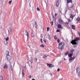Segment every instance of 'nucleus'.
Wrapping results in <instances>:
<instances>
[{
	"label": "nucleus",
	"instance_id": "1",
	"mask_svg": "<svg viewBox=\"0 0 80 80\" xmlns=\"http://www.w3.org/2000/svg\"><path fill=\"white\" fill-rule=\"evenodd\" d=\"M78 40H80V38L79 37H77L74 38V40H72L71 42V43L72 45H77L78 43V42L77 43L76 42L78 41Z\"/></svg>",
	"mask_w": 80,
	"mask_h": 80
},
{
	"label": "nucleus",
	"instance_id": "2",
	"mask_svg": "<svg viewBox=\"0 0 80 80\" xmlns=\"http://www.w3.org/2000/svg\"><path fill=\"white\" fill-rule=\"evenodd\" d=\"M65 45V43L63 42H60L59 44V47L58 48L60 49V50H62L64 48V46Z\"/></svg>",
	"mask_w": 80,
	"mask_h": 80
},
{
	"label": "nucleus",
	"instance_id": "3",
	"mask_svg": "<svg viewBox=\"0 0 80 80\" xmlns=\"http://www.w3.org/2000/svg\"><path fill=\"white\" fill-rule=\"evenodd\" d=\"M6 58L7 59L8 61V62L10 61L11 60H12V57L9 55H7Z\"/></svg>",
	"mask_w": 80,
	"mask_h": 80
},
{
	"label": "nucleus",
	"instance_id": "4",
	"mask_svg": "<svg viewBox=\"0 0 80 80\" xmlns=\"http://www.w3.org/2000/svg\"><path fill=\"white\" fill-rule=\"evenodd\" d=\"M60 0H57L56 1V7L59 6V3H60Z\"/></svg>",
	"mask_w": 80,
	"mask_h": 80
},
{
	"label": "nucleus",
	"instance_id": "5",
	"mask_svg": "<svg viewBox=\"0 0 80 80\" xmlns=\"http://www.w3.org/2000/svg\"><path fill=\"white\" fill-rule=\"evenodd\" d=\"M79 70H80L79 68H78L76 69V72L77 73H78V76H80V71H79ZM78 71H79V72H78Z\"/></svg>",
	"mask_w": 80,
	"mask_h": 80
},
{
	"label": "nucleus",
	"instance_id": "6",
	"mask_svg": "<svg viewBox=\"0 0 80 80\" xmlns=\"http://www.w3.org/2000/svg\"><path fill=\"white\" fill-rule=\"evenodd\" d=\"M23 34L24 35H26V36H27L28 38V32H27V30H26L25 31V32H24Z\"/></svg>",
	"mask_w": 80,
	"mask_h": 80
},
{
	"label": "nucleus",
	"instance_id": "7",
	"mask_svg": "<svg viewBox=\"0 0 80 80\" xmlns=\"http://www.w3.org/2000/svg\"><path fill=\"white\" fill-rule=\"evenodd\" d=\"M75 58V56H73V57H71L69 59V61H72V60H73Z\"/></svg>",
	"mask_w": 80,
	"mask_h": 80
},
{
	"label": "nucleus",
	"instance_id": "8",
	"mask_svg": "<svg viewBox=\"0 0 80 80\" xmlns=\"http://www.w3.org/2000/svg\"><path fill=\"white\" fill-rule=\"evenodd\" d=\"M58 21H59V22H60V23L61 24H62V23H63V21H62L61 18H59Z\"/></svg>",
	"mask_w": 80,
	"mask_h": 80
},
{
	"label": "nucleus",
	"instance_id": "9",
	"mask_svg": "<svg viewBox=\"0 0 80 80\" xmlns=\"http://www.w3.org/2000/svg\"><path fill=\"white\" fill-rule=\"evenodd\" d=\"M57 27L58 28H62V25H61V24H58L57 25Z\"/></svg>",
	"mask_w": 80,
	"mask_h": 80
},
{
	"label": "nucleus",
	"instance_id": "10",
	"mask_svg": "<svg viewBox=\"0 0 80 80\" xmlns=\"http://www.w3.org/2000/svg\"><path fill=\"white\" fill-rule=\"evenodd\" d=\"M67 3L68 4L69 3H72V0H67Z\"/></svg>",
	"mask_w": 80,
	"mask_h": 80
},
{
	"label": "nucleus",
	"instance_id": "11",
	"mask_svg": "<svg viewBox=\"0 0 80 80\" xmlns=\"http://www.w3.org/2000/svg\"><path fill=\"white\" fill-rule=\"evenodd\" d=\"M74 17V16L72 15V14H70V18H72V20H73V18Z\"/></svg>",
	"mask_w": 80,
	"mask_h": 80
},
{
	"label": "nucleus",
	"instance_id": "12",
	"mask_svg": "<svg viewBox=\"0 0 80 80\" xmlns=\"http://www.w3.org/2000/svg\"><path fill=\"white\" fill-rule=\"evenodd\" d=\"M8 68V66L7 65V64H5L3 68H4V69H5L6 68Z\"/></svg>",
	"mask_w": 80,
	"mask_h": 80
},
{
	"label": "nucleus",
	"instance_id": "13",
	"mask_svg": "<svg viewBox=\"0 0 80 80\" xmlns=\"http://www.w3.org/2000/svg\"><path fill=\"white\" fill-rule=\"evenodd\" d=\"M46 38H48V39H49V40H50V36H49V35L48 34L47 36H46Z\"/></svg>",
	"mask_w": 80,
	"mask_h": 80
},
{
	"label": "nucleus",
	"instance_id": "14",
	"mask_svg": "<svg viewBox=\"0 0 80 80\" xmlns=\"http://www.w3.org/2000/svg\"><path fill=\"white\" fill-rule=\"evenodd\" d=\"M73 53H69L68 54V56L70 58L72 57V55H73Z\"/></svg>",
	"mask_w": 80,
	"mask_h": 80
},
{
	"label": "nucleus",
	"instance_id": "15",
	"mask_svg": "<svg viewBox=\"0 0 80 80\" xmlns=\"http://www.w3.org/2000/svg\"><path fill=\"white\" fill-rule=\"evenodd\" d=\"M74 51H75L74 49H71L70 51V52L71 53H73V52H74Z\"/></svg>",
	"mask_w": 80,
	"mask_h": 80
},
{
	"label": "nucleus",
	"instance_id": "16",
	"mask_svg": "<svg viewBox=\"0 0 80 80\" xmlns=\"http://www.w3.org/2000/svg\"><path fill=\"white\" fill-rule=\"evenodd\" d=\"M48 57V55H43V56L42 57V58H44L45 59L46 58H47V57Z\"/></svg>",
	"mask_w": 80,
	"mask_h": 80
},
{
	"label": "nucleus",
	"instance_id": "17",
	"mask_svg": "<svg viewBox=\"0 0 80 80\" xmlns=\"http://www.w3.org/2000/svg\"><path fill=\"white\" fill-rule=\"evenodd\" d=\"M54 67V65L53 64H50V65L49 66V67L50 68H52V67Z\"/></svg>",
	"mask_w": 80,
	"mask_h": 80
},
{
	"label": "nucleus",
	"instance_id": "18",
	"mask_svg": "<svg viewBox=\"0 0 80 80\" xmlns=\"http://www.w3.org/2000/svg\"><path fill=\"white\" fill-rule=\"evenodd\" d=\"M35 28H37V23L36 22V21L35 22Z\"/></svg>",
	"mask_w": 80,
	"mask_h": 80
},
{
	"label": "nucleus",
	"instance_id": "19",
	"mask_svg": "<svg viewBox=\"0 0 80 80\" xmlns=\"http://www.w3.org/2000/svg\"><path fill=\"white\" fill-rule=\"evenodd\" d=\"M72 27L73 30H75V26L74 25H72Z\"/></svg>",
	"mask_w": 80,
	"mask_h": 80
},
{
	"label": "nucleus",
	"instance_id": "20",
	"mask_svg": "<svg viewBox=\"0 0 80 80\" xmlns=\"http://www.w3.org/2000/svg\"><path fill=\"white\" fill-rule=\"evenodd\" d=\"M76 20H77V21H80V18L79 17H78V18H77V19H76Z\"/></svg>",
	"mask_w": 80,
	"mask_h": 80
},
{
	"label": "nucleus",
	"instance_id": "21",
	"mask_svg": "<svg viewBox=\"0 0 80 80\" xmlns=\"http://www.w3.org/2000/svg\"><path fill=\"white\" fill-rule=\"evenodd\" d=\"M22 77H23V76H24V75H25L23 71H22Z\"/></svg>",
	"mask_w": 80,
	"mask_h": 80
},
{
	"label": "nucleus",
	"instance_id": "22",
	"mask_svg": "<svg viewBox=\"0 0 80 80\" xmlns=\"http://www.w3.org/2000/svg\"><path fill=\"white\" fill-rule=\"evenodd\" d=\"M6 54L7 55H9V54H9V52L8 51H6Z\"/></svg>",
	"mask_w": 80,
	"mask_h": 80
},
{
	"label": "nucleus",
	"instance_id": "23",
	"mask_svg": "<svg viewBox=\"0 0 80 80\" xmlns=\"http://www.w3.org/2000/svg\"><path fill=\"white\" fill-rule=\"evenodd\" d=\"M9 40V37H8L6 38V41H8Z\"/></svg>",
	"mask_w": 80,
	"mask_h": 80
},
{
	"label": "nucleus",
	"instance_id": "24",
	"mask_svg": "<svg viewBox=\"0 0 80 80\" xmlns=\"http://www.w3.org/2000/svg\"><path fill=\"white\" fill-rule=\"evenodd\" d=\"M68 53V51L66 53H65V55L67 56V55Z\"/></svg>",
	"mask_w": 80,
	"mask_h": 80
},
{
	"label": "nucleus",
	"instance_id": "25",
	"mask_svg": "<svg viewBox=\"0 0 80 80\" xmlns=\"http://www.w3.org/2000/svg\"><path fill=\"white\" fill-rule=\"evenodd\" d=\"M10 68L11 70H13V67H12V65H11Z\"/></svg>",
	"mask_w": 80,
	"mask_h": 80
},
{
	"label": "nucleus",
	"instance_id": "26",
	"mask_svg": "<svg viewBox=\"0 0 80 80\" xmlns=\"http://www.w3.org/2000/svg\"><path fill=\"white\" fill-rule=\"evenodd\" d=\"M31 35V36H32V37H34V36L33 35V32H32Z\"/></svg>",
	"mask_w": 80,
	"mask_h": 80
},
{
	"label": "nucleus",
	"instance_id": "27",
	"mask_svg": "<svg viewBox=\"0 0 80 80\" xmlns=\"http://www.w3.org/2000/svg\"><path fill=\"white\" fill-rule=\"evenodd\" d=\"M54 40H57V37H56V36H55L54 37Z\"/></svg>",
	"mask_w": 80,
	"mask_h": 80
},
{
	"label": "nucleus",
	"instance_id": "28",
	"mask_svg": "<svg viewBox=\"0 0 80 80\" xmlns=\"http://www.w3.org/2000/svg\"><path fill=\"white\" fill-rule=\"evenodd\" d=\"M0 80H3V77L2 76H0Z\"/></svg>",
	"mask_w": 80,
	"mask_h": 80
},
{
	"label": "nucleus",
	"instance_id": "29",
	"mask_svg": "<svg viewBox=\"0 0 80 80\" xmlns=\"http://www.w3.org/2000/svg\"><path fill=\"white\" fill-rule=\"evenodd\" d=\"M74 7L73 5H72L70 7V8H73Z\"/></svg>",
	"mask_w": 80,
	"mask_h": 80
},
{
	"label": "nucleus",
	"instance_id": "30",
	"mask_svg": "<svg viewBox=\"0 0 80 80\" xmlns=\"http://www.w3.org/2000/svg\"><path fill=\"white\" fill-rule=\"evenodd\" d=\"M50 29V28L49 27L47 28V32H48L49 31V29Z\"/></svg>",
	"mask_w": 80,
	"mask_h": 80
},
{
	"label": "nucleus",
	"instance_id": "31",
	"mask_svg": "<svg viewBox=\"0 0 80 80\" xmlns=\"http://www.w3.org/2000/svg\"><path fill=\"white\" fill-rule=\"evenodd\" d=\"M37 10L38 11H40V8H39L38 7L37 8Z\"/></svg>",
	"mask_w": 80,
	"mask_h": 80
},
{
	"label": "nucleus",
	"instance_id": "32",
	"mask_svg": "<svg viewBox=\"0 0 80 80\" xmlns=\"http://www.w3.org/2000/svg\"><path fill=\"white\" fill-rule=\"evenodd\" d=\"M40 47H42V48H43V47H44V46H43V45L42 44L41 45Z\"/></svg>",
	"mask_w": 80,
	"mask_h": 80
},
{
	"label": "nucleus",
	"instance_id": "33",
	"mask_svg": "<svg viewBox=\"0 0 80 80\" xmlns=\"http://www.w3.org/2000/svg\"><path fill=\"white\" fill-rule=\"evenodd\" d=\"M12 1H10L9 2V3L10 4H11V3H12Z\"/></svg>",
	"mask_w": 80,
	"mask_h": 80
},
{
	"label": "nucleus",
	"instance_id": "34",
	"mask_svg": "<svg viewBox=\"0 0 80 80\" xmlns=\"http://www.w3.org/2000/svg\"><path fill=\"white\" fill-rule=\"evenodd\" d=\"M57 42L58 43H59V42H60V39H58L57 40Z\"/></svg>",
	"mask_w": 80,
	"mask_h": 80
},
{
	"label": "nucleus",
	"instance_id": "35",
	"mask_svg": "<svg viewBox=\"0 0 80 80\" xmlns=\"http://www.w3.org/2000/svg\"><path fill=\"white\" fill-rule=\"evenodd\" d=\"M65 24H67V25H68V24L69 23L68 22H66L65 23H64Z\"/></svg>",
	"mask_w": 80,
	"mask_h": 80
},
{
	"label": "nucleus",
	"instance_id": "36",
	"mask_svg": "<svg viewBox=\"0 0 80 80\" xmlns=\"http://www.w3.org/2000/svg\"><path fill=\"white\" fill-rule=\"evenodd\" d=\"M51 24L52 26L53 25V21L52 22H51Z\"/></svg>",
	"mask_w": 80,
	"mask_h": 80
},
{
	"label": "nucleus",
	"instance_id": "37",
	"mask_svg": "<svg viewBox=\"0 0 80 80\" xmlns=\"http://www.w3.org/2000/svg\"><path fill=\"white\" fill-rule=\"evenodd\" d=\"M60 32V30L59 29H57L56 31V32Z\"/></svg>",
	"mask_w": 80,
	"mask_h": 80
},
{
	"label": "nucleus",
	"instance_id": "38",
	"mask_svg": "<svg viewBox=\"0 0 80 80\" xmlns=\"http://www.w3.org/2000/svg\"><path fill=\"white\" fill-rule=\"evenodd\" d=\"M47 66H49H49H50V64L47 63Z\"/></svg>",
	"mask_w": 80,
	"mask_h": 80
},
{
	"label": "nucleus",
	"instance_id": "39",
	"mask_svg": "<svg viewBox=\"0 0 80 80\" xmlns=\"http://www.w3.org/2000/svg\"><path fill=\"white\" fill-rule=\"evenodd\" d=\"M68 22H71V20L70 19H68Z\"/></svg>",
	"mask_w": 80,
	"mask_h": 80
},
{
	"label": "nucleus",
	"instance_id": "40",
	"mask_svg": "<svg viewBox=\"0 0 80 80\" xmlns=\"http://www.w3.org/2000/svg\"><path fill=\"white\" fill-rule=\"evenodd\" d=\"M13 25V23L12 22H11L10 23V25Z\"/></svg>",
	"mask_w": 80,
	"mask_h": 80
},
{
	"label": "nucleus",
	"instance_id": "41",
	"mask_svg": "<svg viewBox=\"0 0 80 80\" xmlns=\"http://www.w3.org/2000/svg\"><path fill=\"white\" fill-rule=\"evenodd\" d=\"M57 15H58L57 13H56V14H55V17H57Z\"/></svg>",
	"mask_w": 80,
	"mask_h": 80
},
{
	"label": "nucleus",
	"instance_id": "42",
	"mask_svg": "<svg viewBox=\"0 0 80 80\" xmlns=\"http://www.w3.org/2000/svg\"><path fill=\"white\" fill-rule=\"evenodd\" d=\"M44 43H46V42H47V41H46L45 39H44Z\"/></svg>",
	"mask_w": 80,
	"mask_h": 80
},
{
	"label": "nucleus",
	"instance_id": "43",
	"mask_svg": "<svg viewBox=\"0 0 80 80\" xmlns=\"http://www.w3.org/2000/svg\"><path fill=\"white\" fill-rule=\"evenodd\" d=\"M60 71V68H58L57 70V72H59Z\"/></svg>",
	"mask_w": 80,
	"mask_h": 80
},
{
	"label": "nucleus",
	"instance_id": "44",
	"mask_svg": "<svg viewBox=\"0 0 80 80\" xmlns=\"http://www.w3.org/2000/svg\"><path fill=\"white\" fill-rule=\"evenodd\" d=\"M78 33L79 35V36L80 37V32H78Z\"/></svg>",
	"mask_w": 80,
	"mask_h": 80
},
{
	"label": "nucleus",
	"instance_id": "45",
	"mask_svg": "<svg viewBox=\"0 0 80 80\" xmlns=\"http://www.w3.org/2000/svg\"><path fill=\"white\" fill-rule=\"evenodd\" d=\"M52 17L53 19H54V16L53 15H52Z\"/></svg>",
	"mask_w": 80,
	"mask_h": 80
},
{
	"label": "nucleus",
	"instance_id": "46",
	"mask_svg": "<svg viewBox=\"0 0 80 80\" xmlns=\"http://www.w3.org/2000/svg\"><path fill=\"white\" fill-rule=\"evenodd\" d=\"M61 62H59V63H58L59 65H60V64H61Z\"/></svg>",
	"mask_w": 80,
	"mask_h": 80
},
{
	"label": "nucleus",
	"instance_id": "47",
	"mask_svg": "<svg viewBox=\"0 0 80 80\" xmlns=\"http://www.w3.org/2000/svg\"><path fill=\"white\" fill-rule=\"evenodd\" d=\"M40 41H41V43H42V39H41Z\"/></svg>",
	"mask_w": 80,
	"mask_h": 80
},
{
	"label": "nucleus",
	"instance_id": "48",
	"mask_svg": "<svg viewBox=\"0 0 80 80\" xmlns=\"http://www.w3.org/2000/svg\"><path fill=\"white\" fill-rule=\"evenodd\" d=\"M32 78V76L31 75H30L29 76V78Z\"/></svg>",
	"mask_w": 80,
	"mask_h": 80
},
{
	"label": "nucleus",
	"instance_id": "49",
	"mask_svg": "<svg viewBox=\"0 0 80 80\" xmlns=\"http://www.w3.org/2000/svg\"><path fill=\"white\" fill-rule=\"evenodd\" d=\"M37 58H36V61L37 62Z\"/></svg>",
	"mask_w": 80,
	"mask_h": 80
},
{
	"label": "nucleus",
	"instance_id": "50",
	"mask_svg": "<svg viewBox=\"0 0 80 80\" xmlns=\"http://www.w3.org/2000/svg\"><path fill=\"white\" fill-rule=\"evenodd\" d=\"M32 80H35V79H32Z\"/></svg>",
	"mask_w": 80,
	"mask_h": 80
},
{
	"label": "nucleus",
	"instance_id": "51",
	"mask_svg": "<svg viewBox=\"0 0 80 80\" xmlns=\"http://www.w3.org/2000/svg\"><path fill=\"white\" fill-rule=\"evenodd\" d=\"M31 68H32V66H31Z\"/></svg>",
	"mask_w": 80,
	"mask_h": 80
},
{
	"label": "nucleus",
	"instance_id": "52",
	"mask_svg": "<svg viewBox=\"0 0 80 80\" xmlns=\"http://www.w3.org/2000/svg\"><path fill=\"white\" fill-rule=\"evenodd\" d=\"M64 60H65V58H64Z\"/></svg>",
	"mask_w": 80,
	"mask_h": 80
},
{
	"label": "nucleus",
	"instance_id": "53",
	"mask_svg": "<svg viewBox=\"0 0 80 80\" xmlns=\"http://www.w3.org/2000/svg\"><path fill=\"white\" fill-rule=\"evenodd\" d=\"M7 43H6V45H7Z\"/></svg>",
	"mask_w": 80,
	"mask_h": 80
},
{
	"label": "nucleus",
	"instance_id": "54",
	"mask_svg": "<svg viewBox=\"0 0 80 80\" xmlns=\"http://www.w3.org/2000/svg\"><path fill=\"white\" fill-rule=\"evenodd\" d=\"M32 63V62H31V63Z\"/></svg>",
	"mask_w": 80,
	"mask_h": 80
}]
</instances>
